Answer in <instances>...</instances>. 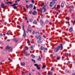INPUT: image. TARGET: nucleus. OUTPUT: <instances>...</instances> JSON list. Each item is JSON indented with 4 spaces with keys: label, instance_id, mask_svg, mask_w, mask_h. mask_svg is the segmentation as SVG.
Returning a JSON list of instances; mask_svg holds the SVG:
<instances>
[{
    "label": "nucleus",
    "instance_id": "nucleus-1",
    "mask_svg": "<svg viewBox=\"0 0 75 75\" xmlns=\"http://www.w3.org/2000/svg\"><path fill=\"white\" fill-rule=\"evenodd\" d=\"M60 48L61 50H62V49H63V46H62V44H60V46H58L56 47H53V49L54 50V52H57L60 50Z\"/></svg>",
    "mask_w": 75,
    "mask_h": 75
},
{
    "label": "nucleus",
    "instance_id": "nucleus-2",
    "mask_svg": "<svg viewBox=\"0 0 75 75\" xmlns=\"http://www.w3.org/2000/svg\"><path fill=\"white\" fill-rule=\"evenodd\" d=\"M41 7H42V9L44 10V13L46 11V8H45V5H44V4H42L41 5Z\"/></svg>",
    "mask_w": 75,
    "mask_h": 75
},
{
    "label": "nucleus",
    "instance_id": "nucleus-3",
    "mask_svg": "<svg viewBox=\"0 0 75 75\" xmlns=\"http://www.w3.org/2000/svg\"><path fill=\"white\" fill-rule=\"evenodd\" d=\"M36 38L37 39H39V40H40V41H41V36L40 35H39L38 37L37 36H36Z\"/></svg>",
    "mask_w": 75,
    "mask_h": 75
},
{
    "label": "nucleus",
    "instance_id": "nucleus-4",
    "mask_svg": "<svg viewBox=\"0 0 75 75\" xmlns=\"http://www.w3.org/2000/svg\"><path fill=\"white\" fill-rule=\"evenodd\" d=\"M40 23L41 25H43V24H44V21H43L42 19L40 20Z\"/></svg>",
    "mask_w": 75,
    "mask_h": 75
},
{
    "label": "nucleus",
    "instance_id": "nucleus-5",
    "mask_svg": "<svg viewBox=\"0 0 75 75\" xmlns=\"http://www.w3.org/2000/svg\"><path fill=\"white\" fill-rule=\"evenodd\" d=\"M34 66L36 67L38 69H41V68H40V67L38 66V64H34Z\"/></svg>",
    "mask_w": 75,
    "mask_h": 75
},
{
    "label": "nucleus",
    "instance_id": "nucleus-6",
    "mask_svg": "<svg viewBox=\"0 0 75 75\" xmlns=\"http://www.w3.org/2000/svg\"><path fill=\"white\" fill-rule=\"evenodd\" d=\"M37 11L35 10L33 11L32 12V14L34 15H36V14H37Z\"/></svg>",
    "mask_w": 75,
    "mask_h": 75
},
{
    "label": "nucleus",
    "instance_id": "nucleus-7",
    "mask_svg": "<svg viewBox=\"0 0 75 75\" xmlns=\"http://www.w3.org/2000/svg\"><path fill=\"white\" fill-rule=\"evenodd\" d=\"M24 55L25 56H29V55H30V54L28 53L27 52H24Z\"/></svg>",
    "mask_w": 75,
    "mask_h": 75
},
{
    "label": "nucleus",
    "instance_id": "nucleus-8",
    "mask_svg": "<svg viewBox=\"0 0 75 75\" xmlns=\"http://www.w3.org/2000/svg\"><path fill=\"white\" fill-rule=\"evenodd\" d=\"M6 7V6H4V4H3V2L1 3V7H2V8H5V7Z\"/></svg>",
    "mask_w": 75,
    "mask_h": 75
},
{
    "label": "nucleus",
    "instance_id": "nucleus-9",
    "mask_svg": "<svg viewBox=\"0 0 75 75\" xmlns=\"http://www.w3.org/2000/svg\"><path fill=\"white\" fill-rule=\"evenodd\" d=\"M8 48H9V45H8L6 46L5 50L6 51H7V50H8Z\"/></svg>",
    "mask_w": 75,
    "mask_h": 75
},
{
    "label": "nucleus",
    "instance_id": "nucleus-10",
    "mask_svg": "<svg viewBox=\"0 0 75 75\" xmlns=\"http://www.w3.org/2000/svg\"><path fill=\"white\" fill-rule=\"evenodd\" d=\"M69 30V32H72L73 31V28L72 27H70Z\"/></svg>",
    "mask_w": 75,
    "mask_h": 75
},
{
    "label": "nucleus",
    "instance_id": "nucleus-11",
    "mask_svg": "<svg viewBox=\"0 0 75 75\" xmlns=\"http://www.w3.org/2000/svg\"><path fill=\"white\" fill-rule=\"evenodd\" d=\"M40 49L41 50H44L45 49V47L42 46H41L40 47Z\"/></svg>",
    "mask_w": 75,
    "mask_h": 75
},
{
    "label": "nucleus",
    "instance_id": "nucleus-12",
    "mask_svg": "<svg viewBox=\"0 0 75 75\" xmlns=\"http://www.w3.org/2000/svg\"><path fill=\"white\" fill-rule=\"evenodd\" d=\"M29 32V33H31V30L29 29H28L26 31V33H28Z\"/></svg>",
    "mask_w": 75,
    "mask_h": 75
},
{
    "label": "nucleus",
    "instance_id": "nucleus-13",
    "mask_svg": "<svg viewBox=\"0 0 75 75\" xmlns=\"http://www.w3.org/2000/svg\"><path fill=\"white\" fill-rule=\"evenodd\" d=\"M33 4H30L29 6V8H33Z\"/></svg>",
    "mask_w": 75,
    "mask_h": 75
},
{
    "label": "nucleus",
    "instance_id": "nucleus-14",
    "mask_svg": "<svg viewBox=\"0 0 75 75\" xmlns=\"http://www.w3.org/2000/svg\"><path fill=\"white\" fill-rule=\"evenodd\" d=\"M18 39L16 38H15L13 39V41H15L17 43L18 42Z\"/></svg>",
    "mask_w": 75,
    "mask_h": 75
},
{
    "label": "nucleus",
    "instance_id": "nucleus-15",
    "mask_svg": "<svg viewBox=\"0 0 75 75\" xmlns=\"http://www.w3.org/2000/svg\"><path fill=\"white\" fill-rule=\"evenodd\" d=\"M8 51H12V47H9L8 49Z\"/></svg>",
    "mask_w": 75,
    "mask_h": 75
},
{
    "label": "nucleus",
    "instance_id": "nucleus-16",
    "mask_svg": "<svg viewBox=\"0 0 75 75\" xmlns=\"http://www.w3.org/2000/svg\"><path fill=\"white\" fill-rule=\"evenodd\" d=\"M47 50L48 49L47 48H45L44 49V52H47Z\"/></svg>",
    "mask_w": 75,
    "mask_h": 75
},
{
    "label": "nucleus",
    "instance_id": "nucleus-17",
    "mask_svg": "<svg viewBox=\"0 0 75 75\" xmlns=\"http://www.w3.org/2000/svg\"><path fill=\"white\" fill-rule=\"evenodd\" d=\"M52 74H53L52 72H51V71L49 72L48 73V75H52Z\"/></svg>",
    "mask_w": 75,
    "mask_h": 75
},
{
    "label": "nucleus",
    "instance_id": "nucleus-18",
    "mask_svg": "<svg viewBox=\"0 0 75 75\" xmlns=\"http://www.w3.org/2000/svg\"><path fill=\"white\" fill-rule=\"evenodd\" d=\"M39 11L41 13H42V8H40L39 10Z\"/></svg>",
    "mask_w": 75,
    "mask_h": 75
},
{
    "label": "nucleus",
    "instance_id": "nucleus-19",
    "mask_svg": "<svg viewBox=\"0 0 75 75\" xmlns=\"http://www.w3.org/2000/svg\"><path fill=\"white\" fill-rule=\"evenodd\" d=\"M25 65V63L24 62H21V66H24V65Z\"/></svg>",
    "mask_w": 75,
    "mask_h": 75
},
{
    "label": "nucleus",
    "instance_id": "nucleus-20",
    "mask_svg": "<svg viewBox=\"0 0 75 75\" xmlns=\"http://www.w3.org/2000/svg\"><path fill=\"white\" fill-rule=\"evenodd\" d=\"M33 24H37V22L36 20H35L33 22Z\"/></svg>",
    "mask_w": 75,
    "mask_h": 75
},
{
    "label": "nucleus",
    "instance_id": "nucleus-21",
    "mask_svg": "<svg viewBox=\"0 0 75 75\" xmlns=\"http://www.w3.org/2000/svg\"><path fill=\"white\" fill-rule=\"evenodd\" d=\"M37 42L38 43V44H41V43H42V41L40 40H38Z\"/></svg>",
    "mask_w": 75,
    "mask_h": 75
},
{
    "label": "nucleus",
    "instance_id": "nucleus-22",
    "mask_svg": "<svg viewBox=\"0 0 75 75\" xmlns=\"http://www.w3.org/2000/svg\"><path fill=\"white\" fill-rule=\"evenodd\" d=\"M64 3H62L61 4V7L62 8V7H64Z\"/></svg>",
    "mask_w": 75,
    "mask_h": 75
},
{
    "label": "nucleus",
    "instance_id": "nucleus-23",
    "mask_svg": "<svg viewBox=\"0 0 75 75\" xmlns=\"http://www.w3.org/2000/svg\"><path fill=\"white\" fill-rule=\"evenodd\" d=\"M37 60L38 61H41V58L40 56H39V58L38 59H37Z\"/></svg>",
    "mask_w": 75,
    "mask_h": 75
},
{
    "label": "nucleus",
    "instance_id": "nucleus-24",
    "mask_svg": "<svg viewBox=\"0 0 75 75\" xmlns=\"http://www.w3.org/2000/svg\"><path fill=\"white\" fill-rule=\"evenodd\" d=\"M46 65H43L42 66V69H44L46 68Z\"/></svg>",
    "mask_w": 75,
    "mask_h": 75
},
{
    "label": "nucleus",
    "instance_id": "nucleus-25",
    "mask_svg": "<svg viewBox=\"0 0 75 75\" xmlns=\"http://www.w3.org/2000/svg\"><path fill=\"white\" fill-rule=\"evenodd\" d=\"M52 2H50V7H52Z\"/></svg>",
    "mask_w": 75,
    "mask_h": 75
},
{
    "label": "nucleus",
    "instance_id": "nucleus-26",
    "mask_svg": "<svg viewBox=\"0 0 75 75\" xmlns=\"http://www.w3.org/2000/svg\"><path fill=\"white\" fill-rule=\"evenodd\" d=\"M60 58H61V57H57L56 59H57V60H59Z\"/></svg>",
    "mask_w": 75,
    "mask_h": 75
},
{
    "label": "nucleus",
    "instance_id": "nucleus-27",
    "mask_svg": "<svg viewBox=\"0 0 75 75\" xmlns=\"http://www.w3.org/2000/svg\"><path fill=\"white\" fill-rule=\"evenodd\" d=\"M68 55V53H66L65 54V57H67V56Z\"/></svg>",
    "mask_w": 75,
    "mask_h": 75
},
{
    "label": "nucleus",
    "instance_id": "nucleus-28",
    "mask_svg": "<svg viewBox=\"0 0 75 75\" xmlns=\"http://www.w3.org/2000/svg\"><path fill=\"white\" fill-rule=\"evenodd\" d=\"M60 8V6L59 5H58L57 6V8L58 9H59V8Z\"/></svg>",
    "mask_w": 75,
    "mask_h": 75
},
{
    "label": "nucleus",
    "instance_id": "nucleus-29",
    "mask_svg": "<svg viewBox=\"0 0 75 75\" xmlns=\"http://www.w3.org/2000/svg\"><path fill=\"white\" fill-rule=\"evenodd\" d=\"M26 35H27L26 33H23V36L24 37H26Z\"/></svg>",
    "mask_w": 75,
    "mask_h": 75
},
{
    "label": "nucleus",
    "instance_id": "nucleus-30",
    "mask_svg": "<svg viewBox=\"0 0 75 75\" xmlns=\"http://www.w3.org/2000/svg\"><path fill=\"white\" fill-rule=\"evenodd\" d=\"M29 20H30V22H33V19H29Z\"/></svg>",
    "mask_w": 75,
    "mask_h": 75
},
{
    "label": "nucleus",
    "instance_id": "nucleus-31",
    "mask_svg": "<svg viewBox=\"0 0 75 75\" xmlns=\"http://www.w3.org/2000/svg\"><path fill=\"white\" fill-rule=\"evenodd\" d=\"M31 57H32L33 58H35V56H34V55L33 54H31Z\"/></svg>",
    "mask_w": 75,
    "mask_h": 75
},
{
    "label": "nucleus",
    "instance_id": "nucleus-32",
    "mask_svg": "<svg viewBox=\"0 0 75 75\" xmlns=\"http://www.w3.org/2000/svg\"><path fill=\"white\" fill-rule=\"evenodd\" d=\"M30 48H31V50H33V46H30Z\"/></svg>",
    "mask_w": 75,
    "mask_h": 75
},
{
    "label": "nucleus",
    "instance_id": "nucleus-33",
    "mask_svg": "<svg viewBox=\"0 0 75 75\" xmlns=\"http://www.w3.org/2000/svg\"><path fill=\"white\" fill-rule=\"evenodd\" d=\"M66 19H67L68 21H69V19H70V18L69 17H66Z\"/></svg>",
    "mask_w": 75,
    "mask_h": 75
},
{
    "label": "nucleus",
    "instance_id": "nucleus-34",
    "mask_svg": "<svg viewBox=\"0 0 75 75\" xmlns=\"http://www.w3.org/2000/svg\"><path fill=\"white\" fill-rule=\"evenodd\" d=\"M13 8L14 9H17V7L16 6H15L13 7Z\"/></svg>",
    "mask_w": 75,
    "mask_h": 75
},
{
    "label": "nucleus",
    "instance_id": "nucleus-35",
    "mask_svg": "<svg viewBox=\"0 0 75 75\" xmlns=\"http://www.w3.org/2000/svg\"><path fill=\"white\" fill-rule=\"evenodd\" d=\"M32 61H33L34 63H35V60H34L33 59H32Z\"/></svg>",
    "mask_w": 75,
    "mask_h": 75
},
{
    "label": "nucleus",
    "instance_id": "nucleus-36",
    "mask_svg": "<svg viewBox=\"0 0 75 75\" xmlns=\"http://www.w3.org/2000/svg\"><path fill=\"white\" fill-rule=\"evenodd\" d=\"M33 10H36V7H35V6H34Z\"/></svg>",
    "mask_w": 75,
    "mask_h": 75
},
{
    "label": "nucleus",
    "instance_id": "nucleus-37",
    "mask_svg": "<svg viewBox=\"0 0 75 75\" xmlns=\"http://www.w3.org/2000/svg\"><path fill=\"white\" fill-rule=\"evenodd\" d=\"M38 33L39 35L40 34V33L39 32H35V34H37Z\"/></svg>",
    "mask_w": 75,
    "mask_h": 75
},
{
    "label": "nucleus",
    "instance_id": "nucleus-38",
    "mask_svg": "<svg viewBox=\"0 0 75 75\" xmlns=\"http://www.w3.org/2000/svg\"><path fill=\"white\" fill-rule=\"evenodd\" d=\"M6 34L8 35H10V33H9L8 32H7Z\"/></svg>",
    "mask_w": 75,
    "mask_h": 75
},
{
    "label": "nucleus",
    "instance_id": "nucleus-39",
    "mask_svg": "<svg viewBox=\"0 0 75 75\" xmlns=\"http://www.w3.org/2000/svg\"><path fill=\"white\" fill-rule=\"evenodd\" d=\"M67 22V23H68L69 25L70 26V25H70V24L69 23V22L68 21V22Z\"/></svg>",
    "mask_w": 75,
    "mask_h": 75
},
{
    "label": "nucleus",
    "instance_id": "nucleus-40",
    "mask_svg": "<svg viewBox=\"0 0 75 75\" xmlns=\"http://www.w3.org/2000/svg\"><path fill=\"white\" fill-rule=\"evenodd\" d=\"M25 48L26 49V50H28V47L27 46H26L25 47Z\"/></svg>",
    "mask_w": 75,
    "mask_h": 75
},
{
    "label": "nucleus",
    "instance_id": "nucleus-41",
    "mask_svg": "<svg viewBox=\"0 0 75 75\" xmlns=\"http://www.w3.org/2000/svg\"><path fill=\"white\" fill-rule=\"evenodd\" d=\"M3 36V34L2 33H0V37Z\"/></svg>",
    "mask_w": 75,
    "mask_h": 75
},
{
    "label": "nucleus",
    "instance_id": "nucleus-42",
    "mask_svg": "<svg viewBox=\"0 0 75 75\" xmlns=\"http://www.w3.org/2000/svg\"><path fill=\"white\" fill-rule=\"evenodd\" d=\"M32 3H33V4H34V1L33 0H31Z\"/></svg>",
    "mask_w": 75,
    "mask_h": 75
},
{
    "label": "nucleus",
    "instance_id": "nucleus-43",
    "mask_svg": "<svg viewBox=\"0 0 75 75\" xmlns=\"http://www.w3.org/2000/svg\"><path fill=\"white\" fill-rule=\"evenodd\" d=\"M29 14H31V13H32V11H30L29 12Z\"/></svg>",
    "mask_w": 75,
    "mask_h": 75
},
{
    "label": "nucleus",
    "instance_id": "nucleus-44",
    "mask_svg": "<svg viewBox=\"0 0 75 75\" xmlns=\"http://www.w3.org/2000/svg\"><path fill=\"white\" fill-rule=\"evenodd\" d=\"M32 33L34 35V34L35 33V31H33L32 32Z\"/></svg>",
    "mask_w": 75,
    "mask_h": 75
},
{
    "label": "nucleus",
    "instance_id": "nucleus-45",
    "mask_svg": "<svg viewBox=\"0 0 75 75\" xmlns=\"http://www.w3.org/2000/svg\"><path fill=\"white\" fill-rule=\"evenodd\" d=\"M71 11H72V9H69V12H71Z\"/></svg>",
    "mask_w": 75,
    "mask_h": 75
},
{
    "label": "nucleus",
    "instance_id": "nucleus-46",
    "mask_svg": "<svg viewBox=\"0 0 75 75\" xmlns=\"http://www.w3.org/2000/svg\"><path fill=\"white\" fill-rule=\"evenodd\" d=\"M26 8H29V6H28V5H27L26 6Z\"/></svg>",
    "mask_w": 75,
    "mask_h": 75
},
{
    "label": "nucleus",
    "instance_id": "nucleus-47",
    "mask_svg": "<svg viewBox=\"0 0 75 75\" xmlns=\"http://www.w3.org/2000/svg\"><path fill=\"white\" fill-rule=\"evenodd\" d=\"M55 7H56V5H55L53 8L52 9H54V8H55Z\"/></svg>",
    "mask_w": 75,
    "mask_h": 75
},
{
    "label": "nucleus",
    "instance_id": "nucleus-48",
    "mask_svg": "<svg viewBox=\"0 0 75 75\" xmlns=\"http://www.w3.org/2000/svg\"><path fill=\"white\" fill-rule=\"evenodd\" d=\"M23 31H24V33H25V30H24V29H23Z\"/></svg>",
    "mask_w": 75,
    "mask_h": 75
},
{
    "label": "nucleus",
    "instance_id": "nucleus-49",
    "mask_svg": "<svg viewBox=\"0 0 75 75\" xmlns=\"http://www.w3.org/2000/svg\"><path fill=\"white\" fill-rule=\"evenodd\" d=\"M8 3H9V4H13V3L11 2H8Z\"/></svg>",
    "mask_w": 75,
    "mask_h": 75
},
{
    "label": "nucleus",
    "instance_id": "nucleus-50",
    "mask_svg": "<svg viewBox=\"0 0 75 75\" xmlns=\"http://www.w3.org/2000/svg\"><path fill=\"white\" fill-rule=\"evenodd\" d=\"M75 24V20H74V23H73V25H74V24Z\"/></svg>",
    "mask_w": 75,
    "mask_h": 75
},
{
    "label": "nucleus",
    "instance_id": "nucleus-51",
    "mask_svg": "<svg viewBox=\"0 0 75 75\" xmlns=\"http://www.w3.org/2000/svg\"><path fill=\"white\" fill-rule=\"evenodd\" d=\"M14 6H16V5H18V4H13Z\"/></svg>",
    "mask_w": 75,
    "mask_h": 75
},
{
    "label": "nucleus",
    "instance_id": "nucleus-52",
    "mask_svg": "<svg viewBox=\"0 0 75 75\" xmlns=\"http://www.w3.org/2000/svg\"><path fill=\"white\" fill-rule=\"evenodd\" d=\"M22 75H25V74H24V73L23 72L22 74Z\"/></svg>",
    "mask_w": 75,
    "mask_h": 75
},
{
    "label": "nucleus",
    "instance_id": "nucleus-53",
    "mask_svg": "<svg viewBox=\"0 0 75 75\" xmlns=\"http://www.w3.org/2000/svg\"><path fill=\"white\" fill-rule=\"evenodd\" d=\"M25 20H27V16H25Z\"/></svg>",
    "mask_w": 75,
    "mask_h": 75
},
{
    "label": "nucleus",
    "instance_id": "nucleus-54",
    "mask_svg": "<svg viewBox=\"0 0 75 75\" xmlns=\"http://www.w3.org/2000/svg\"><path fill=\"white\" fill-rule=\"evenodd\" d=\"M24 11H26V9H25V8H24Z\"/></svg>",
    "mask_w": 75,
    "mask_h": 75
},
{
    "label": "nucleus",
    "instance_id": "nucleus-55",
    "mask_svg": "<svg viewBox=\"0 0 75 75\" xmlns=\"http://www.w3.org/2000/svg\"><path fill=\"white\" fill-rule=\"evenodd\" d=\"M10 41V40L9 39H8L7 40V41H8V42Z\"/></svg>",
    "mask_w": 75,
    "mask_h": 75
},
{
    "label": "nucleus",
    "instance_id": "nucleus-56",
    "mask_svg": "<svg viewBox=\"0 0 75 75\" xmlns=\"http://www.w3.org/2000/svg\"><path fill=\"white\" fill-rule=\"evenodd\" d=\"M68 63L69 64H70V63H71V62L69 61H68Z\"/></svg>",
    "mask_w": 75,
    "mask_h": 75
},
{
    "label": "nucleus",
    "instance_id": "nucleus-57",
    "mask_svg": "<svg viewBox=\"0 0 75 75\" xmlns=\"http://www.w3.org/2000/svg\"><path fill=\"white\" fill-rule=\"evenodd\" d=\"M72 75H75V73H74L72 74Z\"/></svg>",
    "mask_w": 75,
    "mask_h": 75
},
{
    "label": "nucleus",
    "instance_id": "nucleus-58",
    "mask_svg": "<svg viewBox=\"0 0 75 75\" xmlns=\"http://www.w3.org/2000/svg\"><path fill=\"white\" fill-rule=\"evenodd\" d=\"M10 6H14V4H13V5H11Z\"/></svg>",
    "mask_w": 75,
    "mask_h": 75
},
{
    "label": "nucleus",
    "instance_id": "nucleus-59",
    "mask_svg": "<svg viewBox=\"0 0 75 75\" xmlns=\"http://www.w3.org/2000/svg\"><path fill=\"white\" fill-rule=\"evenodd\" d=\"M32 71H33V72H34V71H35V70L33 69L32 70Z\"/></svg>",
    "mask_w": 75,
    "mask_h": 75
},
{
    "label": "nucleus",
    "instance_id": "nucleus-60",
    "mask_svg": "<svg viewBox=\"0 0 75 75\" xmlns=\"http://www.w3.org/2000/svg\"><path fill=\"white\" fill-rule=\"evenodd\" d=\"M43 37H44V38H46V37H45V35H43Z\"/></svg>",
    "mask_w": 75,
    "mask_h": 75
},
{
    "label": "nucleus",
    "instance_id": "nucleus-61",
    "mask_svg": "<svg viewBox=\"0 0 75 75\" xmlns=\"http://www.w3.org/2000/svg\"><path fill=\"white\" fill-rule=\"evenodd\" d=\"M30 41H28L27 42V43H30Z\"/></svg>",
    "mask_w": 75,
    "mask_h": 75
},
{
    "label": "nucleus",
    "instance_id": "nucleus-62",
    "mask_svg": "<svg viewBox=\"0 0 75 75\" xmlns=\"http://www.w3.org/2000/svg\"><path fill=\"white\" fill-rule=\"evenodd\" d=\"M71 8H73V6H71Z\"/></svg>",
    "mask_w": 75,
    "mask_h": 75
},
{
    "label": "nucleus",
    "instance_id": "nucleus-63",
    "mask_svg": "<svg viewBox=\"0 0 75 75\" xmlns=\"http://www.w3.org/2000/svg\"><path fill=\"white\" fill-rule=\"evenodd\" d=\"M17 1H20V0H17Z\"/></svg>",
    "mask_w": 75,
    "mask_h": 75
},
{
    "label": "nucleus",
    "instance_id": "nucleus-64",
    "mask_svg": "<svg viewBox=\"0 0 75 75\" xmlns=\"http://www.w3.org/2000/svg\"><path fill=\"white\" fill-rule=\"evenodd\" d=\"M56 14H57V15H58V13L57 12V13H56Z\"/></svg>",
    "mask_w": 75,
    "mask_h": 75
}]
</instances>
